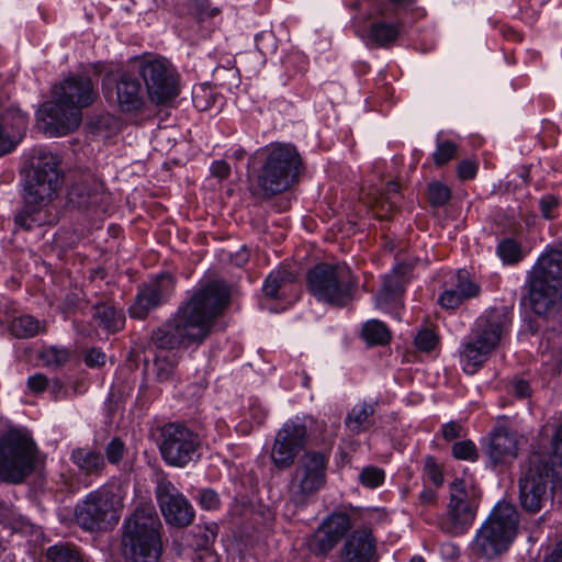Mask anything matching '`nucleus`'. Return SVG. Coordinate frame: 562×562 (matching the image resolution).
<instances>
[{
	"label": "nucleus",
	"mask_w": 562,
	"mask_h": 562,
	"mask_svg": "<svg viewBox=\"0 0 562 562\" xmlns=\"http://www.w3.org/2000/svg\"><path fill=\"white\" fill-rule=\"evenodd\" d=\"M228 297L224 282H210L183 303L172 318L153 331L151 340L157 349L154 369L159 382L173 379L180 350L200 345L207 338Z\"/></svg>",
	"instance_id": "f257e3e1"
},
{
	"label": "nucleus",
	"mask_w": 562,
	"mask_h": 562,
	"mask_svg": "<svg viewBox=\"0 0 562 562\" xmlns=\"http://www.w3.org/2000/svg\"><path fill=\"white\" fill-rule=\"evenodd\" d=\"M65 183L61 158L50 151H40L32 158L23 186V209L15 215V224L30 231L45 223L44 209L59 193Z\"/></svg>",
	"instance_id": "f03ea898"
},
{
	"label": "nucleus",
	"mask_w": 562,
	"mask_h": 562,
	"mask_svg": "<svg viewBox=\"0 0 562 562\" xmlns=\"http://www.w3.org/2000/svg\"><path fill=\"white\" fill-rule=\"evenodd\" d=\"M161 521L151 505L137 507L122 526L121 550L126 562H159Z\"/></svg>",
	"instance_id": "7ed1b4c3"
},
{
	"label": "nucleus",
	"mask_w": 562,
	"mask_h": 562,
	"mask_svg": "<svg viewBox=\"0 0 562 562\" xmlns=\"http://www.w3.org/2000/svg\"><path fill=\"white\" fill-rule=\"evenodd\" d=\"M526 286L532 311L542 317H555L562 310V252L539 257L527 274Z\"/></svg>",
	"instance_id": "20e7f679"
},
{
	"label": "nucleus",
	"mask_w": 562,
	"mask_h": 562,
	"mask_svg": "<svg viewBox=\"0 0 562 562\" xmlns=\"http://www.w3.org/2000/svg\"><path fill=\"white\" fill-rule=\"evenodd\" d=\"M257 157V186L265 196L282 193L297 180L302 160L293 145L273 143L258 151Z\"/></svg>",
	"instance_id": "39448f33"
},
{
	"label": "nucleus",
	"mask_w": 562,
	"mask_h": 562,
	"mask_svg": "<svg viewBox=\"0 0 562 562\" xmlns=\"http://www.w3.org/2000/svg\"><path fill=\"white\" fill-rule=\"evenodd\" d=\"M510 326L504 308H491L479 316L462 345L461 361L465 372L474 373L499 346Z\"/></svg>",
	"instance_id": "423d86ee"
},
{
	"label": "nucleus",
	"mask_w": 562,
	"mask_h": 562,
	"mask_svg": "<svg viewBox=\"0 0 562 562\" xmlns=\"http://www.w3.org/2000/svg\"><path fill=\"white\" fill-rule=\"evenodd\" d=\"M518 527V513L506 502H499L487 520L477 530L472 551L479 558L493 559L505 552L514 541Z\"/></svg>",
	"instance_id": "0eeeda50"
},
{
	"label": "nucleus",
	"mask_w": 562,
	"mask_h": 562,
	"mask_svg": "<svg viewBox=\"0 0 562 562\" xmlns=\"http://www.w3.org/2000/svg\"><path fill=\"white\" fill-rule=\"evenodd\" d=\"M306 285L316 301L345 306L352 299L357 281L345 265L318 263L307 272Z\"/></svg>",
	"instance_id": "6e6552de"
},
{
	"label": "nucleus",
	"mask_w": 562,
	"mask_h": 562,
	"mask_svg": "<svg viewBox=\"0 0 562 562\" xmlns=\"http://www.w3.org/2000/svg\"><path fill=\"white\" fill-rule=\"evenodd\" d=\"M550 458L541 452L529 457L528 467L519 481V502L529 513H538L549 501L554 486L562 488L558 471L549 465Z\"/></svg>",
	"instance_id": "1a4fd4ad"
},
{
	"label": "nucleus",
	"mask_w": 562,
	"mask_h": 562,
	"mask_svg": "<svg viewBox=\"0 0 562 562\" xmlns=\"http://www.w3.org/2000/svg\"><path fill=\"white\" fill-rule=\"evenodd\" d=\"M123 507L122 496L102 486L77 504L75 515L77 522L86 530L106 529L117 524Z\"/></svg>",
	"instance_id": "9d476101"
},
{
	"label": "nucleus",
	"mask_w": 562,
	"mask_h": 562,
	"mask_svg": "<svg viewBox=\"0 0 562 562\" xmlns=\"http://www.w3.org/2000/svg\"><path fill=\"white\" fill-rule=\"evenodd\" d=\"M328 457L323 452L308 451L299 460L288 485L289 499L304 506L326 483Z\"/></svg>",
	"instance_id": "9b49d317"
},
{
	"label": "nucleus",
	"mask_w": 562,
	"mask_h": 562,
	"mask_svg": "<svg viewBox=\"0 0 562 562\" xmlns=\"http://www.w3.org/2000/svg\"><path fill=\"white\" fill-rule=\"evenodd\" d=\"M36 447L34 441L19 431H10L0 441V479L20 483L35 468Z\"/></svg>",
	"instance_id": "f8f14e48"
},
{
	"label": "nucleus",
	"mask_w": 562,
	"mask_h": 562,
	"mask_svg": "<svg viewBox=\"0 0 562 562\" xmlns=\"http://www.w3.org/2000/svg\"><path fill=\"white\" fill-rule=\"evenodd\" d=\"M157 445L162 460L171 467L184 468L199 458L200 437L180 423H168L157 428Z\"/></svg>",
	"instance_id": "ddd939ff"
},
{
	"label": "nucleus",
	"mask_w": 562,
	"mask_h": 562,
	"mask_svg": "<svg viewBox=\"0 0 562 562\" xmlns=\"http://www.w3.org/2000/svg\"><path fill=\"white\" fill-rule=\"evenodd\" d=\"M477 506L476 488L463 479H456L450 485V502L440 521L441 530L453 536L467 532L474 521Z\"/></svg>",
	"instance_id": "4468645a"
},
{
	"label": "nucleus",
	"mask_w": 562,
	"mask_h": 562,
	"mask_svg": "<svg viewBox=\"0 0 562 562\" xmlns=\"http://www.w3.org/2000/svg\"><path fill=\"white\" fill-rule=\"evenodd\" d=\"M36 126L49 137H60L70 131V78L52 88L50 99L36 111Z\"/></svg>",
	"instance_id": "2eb2a0df"
},
{
	"label": "nucleus",
	"mask_w": 562,
	"mask_h": 562,
	"mask_svg": "<svg viewBox=\"0 0 562 562\" xmlns=\"http://www.w3.org/2000/svg\"><path fill=\"white\" fill-rule=\"evenodd\" d=\"M138 74L144 80L149 100L166 104L179 94L178 74L164 57H147L139 61Z\"/></svg>",
	"instance_id": "dca6fc26"
},
{
	"label": "nucleus",
	"mask_w": 562,
	"mask_h": 562,
	"mask_svg": "<svg viewBox=\"0 0 562 562\" xmlns=\"http://www.w3.org/2000/svg\"><path fill=\"white\" fill-rule=\"evenodd\" d=\"M307 438L306 425L300 417L286 420L277 431L271 448L270 458L273 465L279 470L290 468L306 445Z\"/></svg>",
	"instance_id": "f3484780"
},
{
	"label": "nucleus",
	"mask_w": 562,
	"mask_h": 562,
	"mask_svg": "<svg viewBox=\"0 0 562 562\" xmlns=\"http://www.w3.org/2000/svg\"><path fill=\"white\" fill-rule=\"evenodd\" d=\"M156 498L167 524L183 528L192 524L194 509L186 496L166 477L157 481Z\"/></svg>",
	"instance_id": "a211bd4d"
},
{
	"label": "nucleus",
	"mask_w": 562,
	"mask_h": 562,
	"mask_svg": "<svg viewBox=\"0 0 562 562\" xmlns=\"http://www.w3.org/2000/svg\"><path fill=\"white\" fill-rule=\"evenodd\" d=\"M173 279L169 274H162L146 284L136 295L134 303L130 306L131 317L143 319L147 314L172 292Z\"/></svg>",
	"instance_id": "6ab92c4d"
},
{
	"label": "nucleus",
	"mask_w": 562,
	"mask_h": 562,
	"mask_svg": "<svg viewBox=\"0 0 562 562\" xmlns=\"http://www.w3.org/2000/svg\"><path fill=\"white\" fill-rule=\"evenodd\" d=\"M339 562H376V540L370 528L359 527L346 537Z\"/></svg>",
	"instance_id": "aec40b11"
},
{
	"label": "nucleus",
	"mask_w": 562,
	"mask_h": 562,
	"mask_svg": "<svg viewBox=\"0 0 562 562\" xmlns=\"http://www.w3.org/2000/svg\"><path fill=\"white\" fill-rule=\"evenodd\" d=\"M29 116L16 105L0 111V156L12 151L25 135Z\"/></svg>",
	"instance_id": "412c9836"
},
{
	"label": "nucleus",
	"mask_w": 562,
	"mask_h": 562,
	"mask_svg": "<svg viewBox=\"0 0 562 562\" xmlns=\"http://www.w3.org/2000/svg\"><path fill=\"white\" fill-rule=\"evenodd\" d=\"M76 195V201L72 199V206L75 203L79 209H89L91 206H99L108 199V193L104 191L103 186L90 172L72 173V195Z\"/></svg>",
	"instance_id": "4be33fe9"
},
{
	"label": "nucleus",
	"mask_w": 562,
	"mask_h": 562,
	"mask_svg": "<svg viewBox=\"0 0 562 562\" xmlns=\"http://www.w3.org/2000/svg\"><path fill=\"white\" fill-rule=\"evenodd\" d=\"M350 528V518L346 514L330 515L315 533L318 551L326 553L331 550Z\"/></svg>",
	"instance_id": "5701e85b"
},
{
	"label": "nucleus",
	"mask_w": 562,
	"mask_h": 562,
	"mask_svg": "<svg viewBox=\"0 0 562 562\" xmlns=\"http://www.w3.org/2000/svg\"><path fill=\"white\" fill-rule=\"evenodd\" d=\"M116 102L122 112H139L145 98L139 81L130 74H122L115 85Z\"/></svg>",
	"instance_id": "b1692460"
},
{
	"label": "nucleus",
	"mask_w": 562,
	"mask_h": 562,
	"mask_svg": "<svg viewBox=\"0 0 562 562\" xmlns=\"http://www.w3.org/2000/svg\"><path fill=\"white\" fill-rule=\"evenodd\" d=\"M487 453L495 462H507L517 457L518 438L505 428H497L491 436Z\"/></svg>",
	"instance_id": "393cba45"
},
{
	"label": "nucleus",
	"mask_w": 562,
	"mask_h": 562,
	"mask_svg": "<svg viewBox=\"0 0 562 562\" xmlns=\"http://www.w3.org/2000/svg\"><path fill=\"white\" fill-rule=\"evenodd\" d=\"M370 18L374 19L369 29V41L371 43L376 46L386 47L397 40L402 27L401 22L387 21L389 18H382L376 7L370 13Z\"/></svg>",
	"instance_id": "a878e982"
},
{
	"label": "nucleus",
	"mask_w": 562,
	"mask_h": 562,
	"mask_svg": "<svg viewBox=\"0 0 562 562\" xmlns=\"http://www.w3.org/2000/svg\"><path fill=\"white\" fill-rule=\"evenodd\" d=\"M72 461L77 464L79 470L85 474V479L79 483L83 487H88L91 484L89 476L100 475L104 468V459L100 452L92 450H78L72 453Z\"/></svg>",
	"instance_id": "bb28decb"
},
{
	"label": "nucleus",
	"mask_w": 562,
	"mask_h": 562,
	"mask_svg": "<svg viewBox=\"0 0 562 562\" xmlns=\"http://www.w3.org/2000/svg\"><path fill=\"white\" fill-rule=\"evenodd\" d=\"M375 403H358L348 413L345 424L353 434L366 431L373 425V415L375 413Z\"/></svg>",
	"instance_id": "cd10ccee"
},
{
	"label": "nucleus",
	"mask_w": 562,
	"mask_h": 562,
	"mask_svg": "<svg viewBox=\"0 0 562 562\" xmlns=\"http://www.w3.org/2000/svg\"><path fill=\"white\" fill-rule=\"evenodd\" d=\"M98 97L94 83L87 74L72 76V109L91 105Z\"/></svg>",
	"instance_id": "c85d7f7f"
},
{
	"label": "nucleus",
	"mask_w": 562,
	"mask_h": 562,
	"mask_svg": "<svg viewBox=\"0 0 562 562\" xmlns=\"http://www.w3.org/2000/svg\"><path fill=\"white\" fill-rule=\"evenodd\" d=\"M93 319L98 326L108 333H115L123 328L125 317L122 311L109 303H101L94 306Z\"/></svg>",
	"instance_id": "c756f323"
},
{
	"label": "nucleus",
	"mask_w": 562,
	"mask_h": 562,
	"mask_svg": "<svg viewBox=\"0 0 562 562\" xmlns=\"http://www.w3.org/2000/svg\"><path fill=\"white\" fill-rule=\"evenodd\" d=\"M294 276L286 269H278L266 278L263 283V292L267 296L272 299H280L285 296L286 291L293 286Z\"/></svg>",
	"instance_id": "7c9ffc66"
},
{
	"label": "nucleus",
	"mask_w": 562,
	"mask_h": 562,
	"mask_svg": "<svg viewBox=\"0 0 562 562\" xmlns=\"http://www.w3.org/2000/svg\"><path fill=\"white\" fill-rule=\"evenodd\" d=\"M45 328L44 323L32 315H21L14 317L10 324V331L18 338H31L42 333Z\"/></svg>",
	"instance_id": "2f4dec72"
},
{
	"label": "nucleus",
	"mask_w": 562,
	"mask_h": 562,
	"mask_svg": "<svg viewBox=\"0 0 562 562\" xmlns=\"http://www.w3.org/2000/svg\"><path fill=\"white\" fill-rule=\"evenodd\" d=\"M362 336L371 345H385L391 340L389 328L378 319L368 321L363 325Z\"/></svg>",
	"instance_id": "473e14b6"
},
{
	"label": "nucleus",
	"mask_w": 562,
	"mask_h": 562,
	"mask_svg": "<svg viewBox=\"0 0 562 562\" xmlns=\"http://www.w3.org/2000/svg\"><path fill=\"white\" fill-rule=\"evenodd\" d=\"M496 254L506 265L518 263L525 256L520 244L513 238L501 240L496 247Z\"/></svg>",
	"instance_id": "72a5a7b5"
},
{
	"label": "nucleus",
	"mask_w": 562,
	"mask_h": 562,
	"mask_svg": "<svg viewBox=\"0 0 562 562\" xmlns=\"http://www.w3.org/2000/svg\"><path fill=\"white\" fill-rule=\"evenodd\" d=\"M70 358V353L67 348H59L56 346L45 347L40 352V359L47 367L59 368L65 366Z\"/></svg>",
	"instance_id": "f704fd0d"
},
{
	"label": "nucleus",
	"mask_w": 562,
	"mask_h": 562,
	"mask_svg": "<svg viewBox=\"0 0 562 562\" xmlns=\"http://www.w3.org/2000/svg\"><path fill=\"white\" fill-rule=\"evenodd\" d=\"M458 153V145L449 139L436 138V150L432 153V160L436 166H442L453 159Z\"/></svg>",
	"instance_id": "c9c22d12"
},
{
	"label": "nucleus",
	"mask_w": 562,
	"mask_h": 562,
	"mask_svg": "<svg viewBox=\"0 0 562 562\" xmlns=\"http://www.w3.org/2000/svg\"><path fill=\"white\" fill-rule=\"evenodd\" d=\"M543 456L550 458L549 465L558 471L559 481L562 483V424L557 428L552 439V453Z\"/></svg>",
	"instance_id": "e433bc0d"
},
{
	"label": "nucleus",
	"mask_w": 562,
	"mask_h": 562,
	"mask_svg": "<svg viewBox=\"0 0 562 562\" xmlns=\"http://www.w3.org/2000/svg\"><path fill=\"white\" fill-rule=\"evenodd\" d=\"M451 198L450 189L441 182H432L428 187V199L434 206H443Z\"/></svg>",
	"instance_id": "4c0bfd02"
},
{
	"label": "nucleus",
	"mask_w": 562,
	"mask_h": 562,
	"mask_svg": "<svg viewBox=\"0 0 562 562\" xmlns=\"http://www.w3.org/2000/svg\"><path fill=\"white\" fill-rule=\"evenodd\" d=\"M452 456L459 460L474 462L479 458L477 449L473 441L461 440L452 446Z\"/></svg>",
	"instance_id": "58836bf2"
},
{
	"label": "nucleus",
	"mask_w": 562,
	"mask_h": 562,
	"mask_svg": "<svg viewBox=\"0 0 562 562\" xmlns=\"http://www.w3.org/2000/svg\"><path fill=\"white\" fill-rule=\"evenodd\" d=\"M389 2H380L375 7L382 18H394L397 12L413 4L416 0H387Z\"/></svg>",
	"instance_id": "ea45409f"
},
{
	"label": "nucleus",
	"mask_w": 562,
	"mask_h": 562,
	"mask_svg": "<svg viewBox=\"0 0 562 562\" xmlns=\"http://www.w3.org/2000/svg\"><path fill=\"white\" fill-rule=\"evenodd\" d=\"M360 481L367 487H378L384 481V472L375 467H367L360 473Z\"/></svg>",
	"instance_id": "a19ab883"
},
{
	"label": "nucleus",
	"mask_w": 562,
	"mask_h": 562,
	"mask_svg": "<svg viewBox=\"0 0 562 562\" xmlns=\"http://www.w3.org/2000/svg\"><path fill=\"white\" fill-rule=\"evenodd\" d=\"M436 345L437 336L430 329H423L415 337V346L419 351L429 352Z\"/></svg>",
	"instance_id": "79ce46f5"
},
{
	"label": "nucleus",
	"mask_w": 562,
	"mask_h": 562,
	"mask_svg": "<svg viewBox=\"0 0 562 562\" xmlns=\"http://www.w3.org/2000/svg\"><path fill=\"white\" fill-rule=\"evenodd\" d=\"M124 452L125 446L117 437L113 438L105 448V456L111 464H117L123 459Z\"/></svg>",
	"instance_id": "37998d69"
},
{
	"label": "nucleus",
	"mask_w": 562,
	"mask_h": 562,
	"mask_svg": "<svg viewBox=\"0 0 562 562\" xmlns=\"http://www.w3.org/2000/svg\"><path fill=\"white\" fill-rule=\"evenodd\" d=\"M404 282L397 274L386 276L383 282V293L387 297H395L402 293Z\"/></svg>",
	"instance_id": "c03bdc74"
},
{
	"label": "nucleus",
	"mask_w": 562,
	"mask_h": 562,
	"mask_svg": "<svg viewBox=\"0 0 562 562\" xmlns=\"http://www.w3.org/2000/svg\"><path fill=\"white\" fill-rule=\"evenodd\" d=\"M464 300L456 288L445 290L439 296V304L447 310L458 307Z\"/></svg>",
	"instance_id": "a18cd8bd"
},
{
	"label": "nucleus",
	"mask_w": 562,
	"mask_h": 562,
	"mask_svg": "<svg viewBox=\"0 0 562 562\" xmlns=\"http://www.w3.org/2000/svg\"><path fill=\"white\" fill-rule=\"evenodd\" d=\"M454 288L459 290L463 300L476 296L480 291L479 286L474 282L468 280L461 273L458 276V282Z\"/></svg>",
	"instance_id": "49530a36"
},
{
	"label": "nucleus",
	"mask_w": 562,
	"mask_h": 562,
	"mask_svg": "<svg viewBox=\"0 0 562 562\" xmlns=\"http://www.w3.org/2000/svg\"><path fill=\"white\" fill-rule=\"evenodd\" d=\"M46 557L52 562H70L68 544H55L47 549Z\"/></svg>",
	"instance_id": "de8ad7c7"
},
{
	"label": "nucleus",
	"mask_w": 562,
	"mask_h": 562,
	"mask_svg": "<svg viewBox=\"0 0 562 562\" xmlns=\"http://www.w3.org/2000/svg\"><path fill=\"white\" fill-rule=\"evenodd\" d=\"M83 361L90 368H98L105 364L106 356L100 349L92 348L86 352Z\"/></svg>",
	"instance_id": "09e8293b"
},
{
	"label": "nucleus",
	"mask_w": 562,
	"mask_h": 562,
	"mask_svg": "<svg viewBox=\"0 0 562 562\" xmlns=\"http://www.w3.org/2000/svg\"><path fill=\"white\" fill-rule=\"evenodd\" d=\"M200 505L207 509L213 510L218 507L220 498L213 490H202L199 496Z\"/></svg>",
	"instance_id": "8fccbe9b"
},
{
	"label": "nucleus",
	"mask_w": 562,
	"mask_h": 562,
	"mask_svg": "<svg viewBox=\"0 0 562 562\" xmlns=\"http://www.w3.org/2000/svg\"><path fill=\"white\" fill-rule=\"evenodd\" d=\"M441 434L447 441H452L463 436V427L457 422H450L442 425Z\"/></svg>",
	"instance_id": "3c124183"
},
{
	"label": "nucleus",
	"mask_w": 562,
	"mask_h": 562,
	"mask_svg": "<svg viewBox=\"0 0 562 562\" xmlns=\"http://www.w3.org/2000/svg\"><path fill=\"white\" fill-rule=\"evenodd\" d=\"M457 171L460 179L470 180L475 177L477 166L474 161L465 159L458 165Z\"/></svg>",
	"instance_id": "603ef678"
},
{
	"label": "nucleus",
	"mask_w": 562,
	"mask_h": 562,
	"mask_svg": "<svg viewBox=\"0 0 562 562\" xmlns=\"http://www.w3.org/2000/svg\"><path fill=\"white\" fill-rule=\"evenodd\" d=\"M27 386L33 393H41L48 386V380L44 374L36 373L27 379Z\"/></svg>",
	"instance_id": "864d4df0"
},
{
	"label": "nucleus",
	"mask_w": 562,
	"mask_h": 562,
	"mask_svg": "<svg viewBox=\"0 0 562 562\" xmlns=\"http://www.w3.org/2000/svg\"><path fill=\"white\" fill-rule=\"evenodd\" d=\"M558 205V200L553 195H546L540 201L542 216L547 220L553 218L555 215L553 210Z\"/></svg>",
	"instance_id": "5fc2aeb1"
},
{
	"label": "nucleus",
	"mask_w": 562,
	"mask_h": 562,
	"mask_svg": "<svg viewBox=\"0 0 562 562\" xmlns=\"http://www.w3.org/2000/svg\"><path fill=\"white\" fill-rule=\"evenodd\" d=\"M211 173L220 180L226 179L231 175V167L225 160H215L211 165Z\"/></svg>",
	"instance_id": "6e6d98bb"
},
{
	"label": "nucleus",
	"mask_w": 562,
	"mask_h": 562,
	"mask_svg": "<svg viewBox=\"0 0 562 562\" xmlns=\"http://www.w3.org/2000/svg\"><path fill=\"white\" fill-rule=\"evenodd\" d=\"M195 562H221V559L218 554L210 549V548H202L196 552Z\"/></svg>",
	"instance_id": "4d7b16f0"
},
{
	"label": "nucleus",
	"mask_w": 562,
	"mask_h": 562,
	"mask_svg": "<svg viewBox=\"0 0 562 562\" xmlns=\"http://www.w3.org/2000/svg\"><path fill=\"white\" fill-rule=\"evenodd\" d=\"M195 13L199 15L201 20L205 18H212L217 15L218 10L215 8H209V4L204 0H200L196 2Z\"/></svg>",
	"instance_id": "13d9d810"
},
{
	"label": "nucleus",
	"mask_w": 562,
	"mask_h": 562,
	"mask_svg": "<svg viewBox=\"0 0 562 562\" xmlns=\"http://www.w3.org/2000/svg\"><path fill=\"white\" fill-rule=\"evenodd\" d=\"M513 391L516 396L524 398L530 395L531 389L527 381L525 380H516L513 383Z\"/></svg>",
	"instance_id": "bf43d9fd"
},
{
	"label": "nucleus",
	"mask_w": 562,
	"mask_h": 562,
	"mask_svg": "<svg viewBox=\"0 0 562 562\" xmlns=\"http://www.w3.org/2000/svg\"><path fill=\"white\" fill-rule=\"evenodd\" d=\"M427 474H428L429 480L435 485L439 486L442 484L443 475L436 464H430L427 467Z\"/></svg>",
	"instance_id": "052dcab7"
},
{
	"label": "nucleus",
	"mask_w": 562,
	"mask_h": 562,
	"mask_svg": "<svg viewBox=\"0 0 562 562\" xmlns=\"http://www.w3.org/2000/svg\"><path fill=\"white\" fill-rule=\"evenodd\" d=\"M436 502V494L431 490L424 488L418 495V503L420 505H430Z\"/></svg>",
	"instance_id": "680f3d73"
},
{
	"label": "nucleus",
	"mask_w": 562,
	"mask_h": 562,
	"mask_svg": "<svg viewBox=\"0 0 562 562\" xmlns=\"http://www.w3.org/2000/svg\"><path fill=\"white\" fill-rule=\"evenodd\" d=\"M217 536L216 526L205 527L203 531V546L204 548H209V544L212 543Z\"/></svg>",
	"instance_id": "e2e57ef3"
},
{
	"label": "nucleus",
	"mask_w": 562,
	"mask_h": 562,
	"mask_svg": "<svg viewBox=\"0 0 562 562\" xmlns=\"http://www.w3.org/2000/svg\"><path fill=\"white\" fill-rule=\"evenodd\" d=\"M546 562H562V541L559 542Z\"/></svg>",
	"instance_id": "0e129e2a"
},
{
	"label": "nucleus",
	"mask_w": 562,
	"mask_h": 562,
	"mask_svg": "<svg viewBox=\"0 0 562 562\" xmlns=\"http://www.w3.org/2000/svg\"><path fill=\"white\" fill-rule=\"evenodd\" d=\"M266 37V33L261 32L255 36L257 48L260 53L266 54L265 47L261 45V41Z\"/></svg>",
	"instance_id": "69168bd1"
},
{
	"label": "nucleus",
	"mask_w": 562,
	"mask_h": 562,
	"mask_svg": "<svg viewBox=\"0 0 562 562\" xmlns=\"http://www.w3.org/2000/svg\"><path fill=\"white\" fill-rule=\"evenodd\" d=\"M50 389L53 393H59L63 390V384L59 380H54L50 384Z\"/></svg>",
	"instance_id": "338daca9"
},
{
	"label": "nucleus",
	"mask_w": 562,
	"mask_h": 562,
	"mask_svg": "<svg viewBox=\"0 0 562 562\" xmlns=\"http://www.w3.org/2000/svg\"><path fill=\"white\" fill-rule=\"evenodd\" d=\"M245 155L246 153L243 148H236L235 150H233L232 157L237 160H241L245 157Z\"/></svg>",
	"instance_id": "774afa93"
}]
</instances>
